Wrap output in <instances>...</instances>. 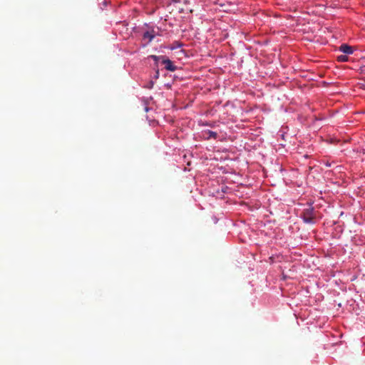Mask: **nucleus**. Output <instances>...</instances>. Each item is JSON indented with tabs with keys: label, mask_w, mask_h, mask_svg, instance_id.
<instances>
[{
	"label": "nucleus",
	"mask_w": 365,
	"mask_h": 365,
	"mask_svg": "<svg viewBox=\"0 0 365 365\" xmlns=\"http://www.w3.org/2000/svg\"><path fill=\"white\" fill-rule=\"evenodd\" d=\"M317 213L314 209L312 207H309L304 210L302 217L304 221L307 223H314V219L316 217Z\"/></svg>",
	"instance_id": "f257e3e1"
},
{
	"label": "nucleus",
	"mask_w": 365,
	"mask_h": 365,
	"mask_svg": "<svg viewBox=\"0 0 365 365\" xmlns=\"http://www.w3.org/2000/svg\"><path fill=\"white\" fill-rule=\"evenodd\" d=\"M155 61H158L160 58V56H151ZM163 58V63L165 65V68L166 70L170 71H175L177 69V67L173 65V62L168 59L165 58L163 56H160Z\"/></svg>",
	"instance_id": "f03ea898"
},
{
	"label": "nucleus",
	"mask_w": 365,
	"mask_h": 365,
	"mask_svg": "<svg viewBox=\"0 0 365 365\" xmlns=\"http://www.w3.org/2000/svg\"><path fill=\"white\" fill-rule=\"evenodd\" d=\"M203 137L207 140L211 138L216 139L217 138V133L212 130H205L203 133Z\"/></svg>",
	"instance_id": "7ed1b4c3"
},
{
	"label": "nucleus",
	"mask_w": 365,
	"mask_h": 365,
	"mask_svg": "<svg viewBox=\"0 0 365 365\" xmlns=\"http://www.w3.org/2000/svg\"><path fill=\"white\" fill-rule=\"evenodd\" d=\"M339 50L346 54H351L354 51L352 47L346 45V44H342L339 47Z\"/></svg>",
	"instance_id": "20e7f679"
},
{
	"label": "nucleus",
	"mask_w": 365,
	"mask_h": 365,
	"mask_svg": "<svg viewBox=\"0 0 365 365\" xmlns=\"http://www.w3.org/2000/svg\"><path fill=\"white\" fill-rule=\"evenodd\" d=\"M155 37L153 31H146L143 34V38L148 39V42H150Z\"/></svg>",
	"instance_id": "39448f33"
},
{
	"label": "nucleus",
	"mask_w": 365,
	"mask_h": 365,
	"mask_svg": "<svg viewBox=\"0 0 365 365\" xmlns=\"http://www.w3.org/2000/svg\"><path fill=\"white\" fill-rule=\"evenodd\" d=\"M338 61L341 62H345L348 60V57L345 55H341L338 56Z\"/></svg>",
	"instance_id": "423d86ee"
},
{
	"label": "nucleus",
	"mask_w": 365,
	"mask_h": 365,
	"mask_svg": "<svg viewBox=\"0 0 365 365\" xmlns=\"http://www.w3.org/2000/svg\"><path fill=\"white\" fill-rule=\"evenodd\" d=\"M153 86V81H150L149 83V86H148V88H152Z\"/></svg>",
	"instance_id": "0eeeda50"
},
{
	"label": "nucleus",
	"mask_w": 365,
	"mask_h": 365,
	"mask_svg": "<svg viewBox=\"0 0 365 365\" xmlns=\"http://www.w3.org/2000/svg\"><path fill=\"white\" fill-rule=\"evenodd\" d=\"M155 78H158V71L156 72Z\"/></svg>",
	"instance_id": "6e6552de"
}]
</instances>
